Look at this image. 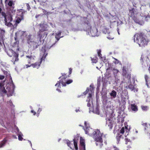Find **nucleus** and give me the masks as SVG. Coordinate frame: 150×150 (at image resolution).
<instances>
[{
    "label": "nucleus",
    "mask_w": 150,
    "mask_h": 150,
    "mask_svg": "<svg viewBox=\"0 0 150 150\" xmlns=\"http://www.w3.org/2000/svg\"><path fill=\"white\" fill-rule=\"evenodd\" d=\"M5 2L7 12L6 13L3 11L1 12V15L4 18L5 25L11 26L12 25L11 23L12 20V17L15 14L16 12L15 8V1L14 0H5Z\"/></svg>",
    "instance_id": "obj_1"
},
{
    "label": "nucleus",
    "mask_w": 150,
    "mask_h": 150,
    "mask_svg": "<svg viewBox=\"0 0 150 150\" xmlns=\"http://www.w3.org/2000/svg\"><path fill=\"white\" fill-rule=\"evenodd\" d=\"M85 128L84 130L85 133L92 136L96 142V144L99 148L103 145V140L102 138V133H101L98 129L93 130L88 126V124L86 122H84Z\"/></svg>",
    "instance_id": "obj_2"
},
{
    "label": "nucleus",
    "mask_w": 150,
    "mask_h": 150,
    "mask_svg": "<svg viewBox=\"0 0 150 150\" xmlns=\"http://www.w3.org/2000/svg\"><path fill=\"white\" fill-rule=\"evenodd\" d=\"M3 72L6 76L9 78L10 82L6 85V89L4 87L5 81H1L0 83V91L3 94H6L8 96H12L14 93L15 88L14 84L11 79L12 78L9 71L4 70L3 71Z\"/></svg>",
    "instance_id": "obj_3"
},
{
    "label": "nucleus",
    "mask_w": 150,
    "mask_h": 150,
    "mask_svg": "<svg viewBox=\"0 0 150 150\" xmlns=\"http://www.w3.org/2000/svg\"><path fill=\"white\" fill-rule=\"evenodd\" d=\"M134 11V8L129 9V15L132 18L135 23H138L140 25H142L144 23V20H145L146 18L149 17L148 13L146 12H145L144 14L142 13L139 16H136L135 17Z\"/></svg>",
    "instance_id": "obj_4"
},
{
    "label": "nucleus",
    "mask_w": 150,
    "mask_h": 150,
    "mask_svg": "<svg viewBox=\"0 0 150 150\" xmlns=\"http://www.w3.org/2000/svg\"><path fill=\"white\" fill-rule=\"evenodd\" d=\"M115 108L112 106V108L108 107L106 112V126L110 129H111L113 127L114 123L113 119L111 117L113 116V113L114 112Z\"/></svg>",
    "instance_id": "obj_5"
},
{
    "label": "nucleus",
    "mask_w": 150,
    "mask_h": 150,
    "mask_svg": "<svg viewBox=\"0 0 150 150\" xmlns=\"http://www.w3.org/2000/svg\"><path fill=\"white\" fill-rule=\"evenodd\" d=\"M134 41L138 44L141 47L145 46L147 45L149 39L142 33H137L134 36Z\"/></svg>",
    "instance_id": "obj_6"
},
{
    "label": "nucleus",
    "mask_w": 150,
    "mask_h": 150,
    "mask_svg": "<svg viewBox=\"0 0 150 150\" xmlns=\"http://www.w3.org/2000/svg\"><path fill=\"white\" fill-rule=\"evenodd\" d=\"M47 53L46 52L45 47H43L41 49V52L40 53V55L41 57L40 60L39 62H36L34 64H32L30 65H26V68H28V67L32 66L33 68H38L40 66V64L41 62L44 60L46 58V56L47 55Z\"/></svg>",
    "instance_id": "obj_7"
},
{
    "label": "nucleus",
    "mask_w": 150,
    "mask_h": 150,
    "mask_svg": "<svg viewBox=\"0 0 150 150\" xmlns=\"http://www.w3.org/2000/svg\"><path fill=\"white\" fill-rule=\"evenodd\" d=\"M85 25L87 28L86 31L87 34H88L92 37H95L99 35V33L96 27H91L89 23L86 24Z\"/></svg>",
    "instance_id": "obj_8"
},
{
    "label": "nucleus",
    "mask_w": 150,
    "mask_h": 150,
    "mask_svg": "<svg viewBox=\"0 0 150 150\" xmlns=\"http://www.w3.org/2000/svg\"><path fill=\"white\" fill-rule=\"evenodd\" d=\"M62 78H64V79L62 81H58L57 83L55 85V86L56 87H57V88L56 89V90L59 92H61V90L60 89V88H61V83H62V85L64 86H66V84H69L73 82V80L71 79L66 80V77H65V76H64V75L62 76Z\"/></svg>",
    "instance_id": "obj_9"
},
{
    "label": "nucleus",
    "mask_w": 150,
    "mask_h": 150,
    "mask_svg": "<svg viewBox=\"0 0 150 150\" xmlns=\"http://www.w3.org/2000/svg\"><path fill=\"white\" fill-rule=\"evenodd\" d=\"M32 35L29 34L27 35V40L29 45V48L30 50H33L37 48L38 46V44L33 41Z\"/></svg>",
    "instance_id": "obj_10"
},
{
    "label": "nucleus",
    "mask_w": 150,
    "mask_h": 150,
    "mask_svg": "<svg viewBox=\"0 0 150 150\" xmlns=\"http://www.w3.org/2000/svg\"><path fill=\"white\" fill-rule=\"evenodd\" d=\"M129 131V130L128 129L127 127L125 126V128L122 127L120 131V133H118L116 137V139L118 142L120 141L119 139L120 140L123 138L124 135L125 137H127L128 135Z\"/></svg>",
    "instance_id": "obj_11"
},
{
    "label": "nucleus",
    "mask_w": 150,
    "mask_h": 150,
    "mask_svg": "<svg viewBox=\"0 0 150 150\" xmlns=\"http://www.w3.org/2000/svg\"><path fill=\"white\" fill-rule=\"evenodd\" d=\"M29 34H26L25 32L20 30L16 32L15 34L16 36L14 38L16 42H14V44L13 45V47H17L18 46L19 43V41L18 40V38L22 36H26L27 38V35Z\"/></svg>",
    "instance_id": "obj_12"
},
{
    "label": "nucleus",
    "mask_w": 150,
    "mask_h": 150,
    "mask_svg": "<svg viewBox=\"0 0 150 150\" xmlns=\"http://www.w3.org/2000/svg\"><path fill=\"white\" fill-rule=\"evenodd\" d=\"M40 29L39 31L38 32V36L40 39L44 37L45 36L46 37L47 34V33L46 32H45L44 33V35H42V34L43 31L46 30L48 28V26L46 24H42L41 23L40 24Z\"/></svg>",
    "instance_id": "obj_13"
},
{
    "label": "nucleus",
    "mask_w": 150,
    "mask_h": 150,
    "mask_svg": "<svg viewBox=\"0 0 150 150\" xmlns=\"http://www.w3.org/2000/svg\"><path fill=\"white\" fill-rule=\"evenodd\" d=\"M93 88L91 85L89 88H87L86 91L83 93L84 95L88 93L89 96L88 97L86 101L88 102L87 105L88 107H90L91 105V104L93 105V103L92 101H91V98L92 96V94L93 93Z\"/></svg>",
    "instance_id": "obj_14"
},
{
    "label": "nucleus",
    "mask_w": 150,
    "mask_h": 150,
    "mask_svg": "<svg viewBox=\"0 0 150 150\" xmlns=\"http://www.w3.org/2000/svg\"><path fill=\"white\" fill-rule=\"evenodd\" d=\"M17 16L16 18V21L18 23L23 18V15L25 13L26 11L22 9H20L17 10Z\"/></svg>",
    "instance_id": "obj_15"
},
{
    "label": "nucleus",
    "mask_w": 150,
    "mask_h": 150,
    "mask_svg": "<svg viewBox=\"0 0 150 150\" xmlns=\"http://www.w3.org/2000/svg\"><path fill=\"white\" fill-rule=\"evenodd\" d=\"M9 52L12 53H13V55L12 57L13 58L11 61L13 62L14 64H15V62L18 60V55L13 51H9Z\"/></svg>",
    "instance_id": "obj_16"
},
{
    "label": "nucleus",
    "mask_w": 150,
    "mask_h": 150,
    "mask_svg": "<svg viewBox=\"0 0 150 150\" xmlns=\"http://www.w3.org/2000/svg\"><path fill=\"white\" fill-rule=\"evenodd\" d=\"M84 141V139L81 137H80V150H85V145Z\"/></svg>",
    "instance_id": "obj_17"
},
{
    "label": "nucleus",
    "mask_w": 150,
    "mask_h": 150,
    "mask_svg": "<svg viewBox=\"0 0 150 150\" xmlns=\"http://www.w3.org/2000/svg\"><path fill=\"white\" fill-rule=\"evenodd\" d=\"M35 57L34 56H26V58L27 59V60L29 64H32V63L35 60Z\"/></svg>",
    "instance_id": "obj_18"
},
{
    "label": "nucleus",
    "mask_w": 150,
    "mask_h": 150,
    "mask_svg": "<svg viewBox=\"0 0 150 150\" xmlns=\"http://www.w3.org/2000/svg\"><path fill=\"white\" fill-rule=\"evenodd\" d=\"M112 71L114 77L116 80H117L118 79V73L119 72V71L116 69L114 68L112 70Z\"/></svg>",
    "instance_id": "obj_19"
},
{
    "label": "nucleus",
    "mask_w": 150,
    "mask_h": 150,
    "mask_svg": "<svg viewBox=\"0 0 150 150\" xmlns=\"http://www.w3.org/2000/svg\"><path fill=\"white\" fill-rule=\"evenodd\" d=\"M90 112L91 111L93 113H96L97 115H99L100 114V112L99 110V108L98 106H97L95 110L93 109V108L91 107L89 108Z\"/></svg>",
    "instance_id": "obj_20"
},
{
    "label": "nucleus",
    "mask_w": 150,
    "mask_h": 150,
    "mask_svg": "<svg viewBox=\"0 0 150 150\" xmlns=\"http://www.w3.org/2000/svg\"><path fill=\"white\" fill-rule=\"evenodd\" d=\"M79 139V137L78 136L74 137L73 139L74 146L76 150H78V148L77 146V142Z\"/></svg>",
    "instance_id": "obj_21"
},
{
    "label": "nucleus",
    "mask_w": 150,
    "mask_h": 150,
    "mask_svg": "<svg viewBox=\"0 0 150 150\" xmlns=\"http://www.w3.org/2000/svg\"><path fill=\"white\" fill-rule=\"evenodd\" d=\"M122 75L124 76H127V78L128 79L130 80V75L129 74H127V71L126 69V68L125 67H123V71H122Z\"/></svg>",
    "instance_id": "obj_22"
},
{
    "label": "nucleus",
    "mask_w": 150,
    "mask_h": 150,
    "mask_svg": "<svg viewBox=\"0 0 150 150\" xmlns=\"http://www.w3.org/2000/svg\"><path fill=\"white\" fill-rule=\"evenodd\" d=\"M145 79L146 81V84L148 88L150 87V78L147 75L145 76Z\"/></svg>",
    "instance_id": "obj_23"
},
{
    "label": "nucleus",
    "mask_w": 150,
    "mask_h": 150,
    "mask_svg": "<svg viewBox=\"0 0 150 150\" xmlns=\"http://www.w3.org/2000/svg\"><path fill=\"white\" fill-rule=\"evenodd\" d=\"M16 129L17 132V134L18 136V139L19 140L22 141L23 139L22 136L23 135L21 132L19 131V130L18 127H16Z\"/></svg>",
    "instance_id": "obj_24"
},
{
    "label": "nucleus",
    "mask_w": 150,
    "mask_h": 150,
    "mask_svg": "<svg viewBox=\"0 0 150 150\" xmlns=\"http://www.w3.org/2000/svg\"><path fill=\"white\" fill-rule=\"evenodd\" d=\"M131 108L132 110L133 111L136 112L138 111L137 106L135 104H131Z\"/></svg>",
    "instance_id": "obj_25"
},
{
    "label": "nucleus",
    "mask_w": 150,
    "mask_h": 150,
    "mask_svg": "<svg viewBox=\"0 0 150 150\" xmlns=\"http://www.w3.org/2000/svg\"><path fill=\"white\" fill-rule=\"evenodd\" d=\"M56 35L55 36V38L57 40V42L58 41L59 39L62 37L63 36H60V35L61 34V32L60 31H59L57 33H56Z\"/></svg>",
    "instance_id": "obj_26"
},
{
    "label": "nucleus",
    "mask_w": 150,
    "mask_h": 150,
    "mask_svg": "<svg viewBox=\"0 0 150 150\" xmlns=\"http://www.w3.org/2000/svg\"><path fill=\"white\" fill-rule=\"evenodd\" d=\"M105 66L106 67H107L106 70L107 71L109 69H112V65L111 64H110L108 62H107L105 64Z\"/></svg>",
    "instance_id": "obj_27"
},
{
    "label": "nucleus",
    "mask_w": 150,
    "mask_h": 150,
    "mask_svg": "<svg viewBox=\"0 0 150 150\" xmlns=\"http://www.w3.org/2000/svg\"><path fill=\"white\" fill-rule=\"evenodd\" d=\"M110 95L113 98H115L116 97L117 93L115 91L113 90L111 93H110Z\"/></svg>",
    "instance_id": "obj_28"
},
{
    "label": "nucleus",
    "mask_w": 150,
    "mask_h": 150,
    "mask_svg": "<svg viewBox=\"0 0 150 150\" xmlns=\"http://www.w3.org/2000/svg\"><path fill=\"white\" fill-rule=\"evenodd\" d=\"M147 59L148 57L147 56L142 55L141 56V61H142V62H144V61L146 60Z\"/></svg>",
    "instance_id": "obj_29"
},
{
    "label": "nucleus",
    "mask_w": 150,
    "mask_h": 150,
    "mask_svg": "<svg viewBox=\"0 0 150 150\" xmlns=\"http://www.w3.org/2000/svg\"><path fill=\"white\" fill-rule=\"evenodd\" d=\"M103 33H104L106 34H109L110 33V31L108 29L106 28H104L103 30Z\"/></svg>",
    "instance_id": "obj_30"
},
{
    "label": "nucleus",
    "mask_w": 150,
    "mask_h": 150,
    "mask_svg": "<svg viewBox=\"0 0 150 150\" xmlns=\"http://www.w3.org/2000/svg\"><path fill=\"white\" fill-rule=\"evenodd\" d=\"M66 142L67 143L68 146H69L71 149H72V146H73V144H72L69 140H66Z\"/></svg>",
    "instance_id": "obj_31"
},
{
    "label": "nucleus",
    "mask_w": 150,
    "mask_h": 150,
    "mask_svg": "<svg viewBox=\"0 0 150 150\" xmlns=\"http://www.w3.org/2000/svg\"><path fill=\"white\" fill-rule=\"evenodd\" d=\"M6 140H3L0 144V148L3 147L4 146L5 144L6 143Z\"/></svg>",
    "instance_id": "obj_32"
},
{
    "label": "nucleus",
    "mask_w": 150,
    "mask_h": 150,
    "mask_svg": "<svg viewBox=\"0 0 150 150\" xmlns=\"http://www.w3.org/2000/svg\"><path fill=\"white\" fill-rule=\"evenodd\" d=\"M2 0H0V14H1V12L3 11L1 8L3 6V5L2 4Z\"/></svg>",
    "instance_id": "obj_33"
},
{
    "label": "nucleus",
    "mask_w": 150,
    "mask_h": 150,
    "mask_svg": "<svg viewBox=\"0 0 150 150\" xmlns=\"http://www.w3.org/2000/svg\"><path fill=\"white\" fill-rule=\"evenodd\" d=\"M113 59H114L115 60L113 61V62L114 63L116 64L118 63H119L120 64H121V63L119 61L117 60V59H115L114 58H113Z\"/></svg>",
    "instance_id": "obj_34"
},
{
    "label": "nucleus",
    "mask_w": 150,
    "mask_h": 150,
    "mask_svg": "<svg viewBox=\"0 0 150 150\" xmlns=\"http://www.w3.org/2000/svg\"><path fill=\"white\" fill-rule=\"evenodd\" d=\"M98 56L100 57V59H101L102 61H103V60H105V57H101L102 55L101 54L100 52H98Z\"/></svg>",
    "instance_id": "obj_35"
},
{
    "label": "nucleus",
    "mask_w": 150,
    "mask_h": 150,
    "mask_svg": "<svg viewBox=\"0 0 150 150\" xmlns=\"http://www.w3.org/2000/svg\"><path fill=\"white\" fill-rule=\"evenodd\" d=\"M91 60L92 62L93 63H96L97 62V58L96 57H95L93 59H92Z\"/></svg>",
    "instance_id": "obj_36"
},
{
    "label": "nucleus",
    "mask_w": 150,
    "mask_h": 150,
    "mask_svg": "<svg viewBox=\"0 0 150 150\" xmlns=\"http://www.w3.org/2000/svg\"><path fill=\"white\" fill-rule=\"evenodd\" d=\"M9 51H13L12 50H8L7 52V54H8V55L10 57H12V56L13 55V53L12 54V53H9Z\"/></svg>",
    "instance_id": "obj_37"
},
{
    "label": "nucleus",
    "mask_w": 150,
    "mask_h": 150,
    "mask_svg": "<svg viewBox=\"0 0 150 150\" xmlns=\"http://www.w3.org/2000/svg\"><path fill=\"white\" fill-rule=\"evenodd\" d=\"M141 108L143 110H146L148 109V107L146 106H142Z\"/></svg>",
    "instance_id": "obj_38"
},
{
    "label": "nucleus",
    "mask_w": 150,
    "mask_h": 150,
    "mask_svg": "<svg viewBox=\"0 0 150 150\" xmlns=\"http://www.w3.org/2000/svg\"><path fill=\"white\" fill-rule=\"evenodd\" d=\"M129 88L132 91L134 90V86L132 85H130L129 86H128Z\"/></svg>",
    "instance_id": "obj_39"
},
{
    "label": "nucleus",
    "mask_w": 150,
    "mask_h": 150,
    "mask_svg": "<svg viewBox=\"0 0 150 150\" xmlns=\"http://www.w3.org/2000/svg\"><path fill=\"white\" fill-rule=\"evenodd\" d=\"M41 111H42L41 109L40 108H39V109H38V110L37 111L38 114H37V115L38 117V116L39 115V114H40V112H41Z\"/></svg>",
    "instance_id": "obj_40"
},
{
    "label": "nucleus",
    "mask_w": 150,
    "mask_h": 150,
    "mask_svg": "<svg viewBox=\"0 0 150 150\" xmlns=\"http://www.w3.org/2000/svg\"><path fill=\"white\" fill-rule=\"evenodd\" d=\"M26 6L27 7V9L29 11L30 9V5L28 4H26Z\"/></svg>",
    "instance_id": "obj_41"
},
{
    "label": "nucleus",
    "mask_w": 150,
    "mask_h": 150,
    "mask_svg": "<svg viewBox=\"0 0 150 150\" xmlns=\"http://www.w3.org/2000/svg\"><path fill=\"white\" fill-rule=\"evenodd\" d=\"M107 38L109 39H111V40H112V39L114 38V37L113 36H110V35H109L108 36H107Z\"/></svg>",
    "instance_id": "obj_42"
},
{
    "label": "nucleus",
    "mask_w": 150,
    "mask_h": 150,
    "mask_svg": "<svg viewBox=\"0 0 150 150\" xmlns=\"http://www.w3.org/2000/svg\"><path fill=\"white\" fill-rule=\"evenodd\" d=\"M31 113H33V115H35L36 114V112H35L33 110H31Z\"/></svg>",
    "instance_id": "obj_43"
},
{
    "label": "nucleus",
    "mask_w": 150,
    "mask_h": 150,
    "mask_svg": "<svg viewBox=\"0 0 150 150\" xmlns=\"http://www.w3.org/2000/svg\"><path fill=\"white\" fill-rule=\"evenodd\" d=\"M4 78V76L3 75H0V79H3Z\"/></svg>",
    "instance_id": "obj_44"
},
{
    "label": "nucleus",
    "mask_w": 150,
    "mask_h": 150,
    "mask_svg": "<svg viewBox=\"0 0 150 150\" xmlns=\"http://www.w3.org/2000/svg\"><path fill=\"white\" fill-rule=\"evenodd\" d=\"M143 125H144L145 126V129H146V127H147V124L146 123H144Z\"/></svg>",
    "instance_id": "obj_45"
},
{
    "label": "nucleus",
    "mask_w": 150,
    "mask_h": 150,
    "mask_svg": "<svg viewBox=\"0 0 150 150\" xmlns=\"http://www.w3.org/2000/svg\"><path fill=\"white\" fill-rule=\"evenodd\" d=\"M146 100L147 101L150 102V96H149V97H147V99H146Z\"/></svg>",
    "instance_id": "obj_46"
},
{
    "label": "nucleus",
    "mask_w": 150,
    "mask_h": 150,
    "mask_svg": "<svg viewBox=\"0 0 150 150\" xmlns=\"http://www.w3.org/2000/svg\"><path fill=\"white\" fill-rule=\"evenodd\" d=\"M8 104H9L10 106H12V101L11 100H9L8 103Z\"/></svg>",
    "instance_id": "obj_47"
},
{
    "label": "nucleus",
    "mask_w": 150,
    "mask_h": 150,
    "mask_svg": "<svg viewBox=\"0 0 150 150\" xmlns=\"http://www.w3.org/2000/svg\"><path fill=\"white\" fill-rule=\"evenodd\" d=\"M69 74H71L72 72V69L71 68H70L69 69Z\"/></svg>",
    "instance_id": "obj_48"
},
{
    "label": "nucleus",
    "mask_w": 150,
    "mask_h": 150,
    "mask_svg": "<svg viewBox=\"0 0 150 150\" xmlns=\"http://www.w3.org/2000/svg\"><path fill=\"white\" fill-rule=\"evenodd\" d=\"M125 142H126V143H125L126 144H127V142H129V140L128 139H127V138H125Z\"/></svg>",
    "instance_id": "obj_49"
},
{
    "label": "nucleus",
    "mask_w": 150,
    "mask_h": 150,
    "mask_svg": "<svg viewBox=\"0 0 150 150\" xmlns=\"http://www.w3.org/2000/svg\"><path fill=\"white\" fill-rule=\"evenodd\" d=\"M40 16V15H38L35 16V18H37L38 17Z\"/></svg>",
    "instance_id": "obj_50"
},
{
    "label": "nucleus",
    "mask_w": 150,
    "mask_h": 150,
    "mask_svg": "<svg viewBox=\"0 0 150 150\" xmlns=\"http://www.w3.org/2000/svg\"><path fill=\"white\" fill-rule=\"evenodd\" d=\"M114 150H119L117 148H115V149Z\"/></svg>",
    "instance_id": "obj_51"
},
{
    "label": "nucleus",
    "mask_w": 150,
    "mask_h": 150,
    "mask_svg": "<svg viewBox=\"0 0 150 150\" xmlns=\"http://www.w3.org/2000/svg\"><path fill=\"white\" fill-rule=\"evenodd\" d=\"M5 32V31L4 30H1V33H4Z\"/></svg>",
    "instance_id": "obj_52"
},
{
    "label": "nucleus",
    "mask_w": 150,
    "mask_h": 150,
    "mask_svg": "<svg viewBox=\"0 0 150 150\" xmlns=\"http://www.w3.org/2000/svg\"><path fill=\"white\" fill-rule=\"evenodd\" d=\"M97 90H99V87L98 86L97 88Z\"/></svg>",
    "instance_id": "obj_53"
},
{
    "label": "nucleus",
    "mask_w": 150,
    "mask_h": 150,
    "mask_svg": "<svg viewBox=\"0 0 150 150\" xmlns=\"http://www.w3.org/2000/svg\"><path fill=\"white\" fill-rule=\"evenodd\" d=\"M78 111H79V110H78L76 109V110H75V111L76 112H77Z\"/></svg>",
    "instance_id": "obj_54"
},
{
    "label": "nucleus",
    "mask_w": 150,
    "mask_h": 150,
    "mask_svg": "<svg viewBox=\"0 0 150 150\" xmlns=\"http://www.w3.org/2000/svg\"><path fill=\"white\" fill-rule=\"evenodd\" d=\"M50 25H51L52 27H53V25L52 24V23H50Z\"/></svg>",
    "instance_id": "obj_55"
},
{
    "label": "nucleus",
    "mask_w": 150,
    "mask_h": 150,
    "mask_svg": "<svg viewBox=\"0 0 150 150\" xmlns=\"http://www.w3.org/2000/svg\"><path fill=\"white\" fill-rule=\"evenodd\" d=\"M30 108L31 109H32L33 108H32V106H30Z\"/></svg>",
    "instance_id": "obj_56"
},
{
    "label": "nucleus",
    "mask_w": 150,
    "mask_h": 150,
    "mask_svg": "<svg viewBox=\"0 0 150 150\" xmlns=\"http://www.w3.org/2000/svg\"><path fill=\"white\" fill-rule=\"evenodd\" d=\"M30 142V144L31 145H31H32V144H31V143Z\"/></svg>",
    "instance_id": "obj_57"
},
{
    "label": "nucleus",
    "mask_w": 150,
    "mask_h": 150,
    "mask_svg": "<svg viewBox=\"0 0 150 150\" xmlns=\"http://www.w3.org/2000/svg\"><path fill=\"white\" fill-rule=\"evenodd\" d=\"M136 132L137 133L138 132V131L136 130Z\"/></svg>",
    "instance_id": "obj_58"
},
{
    "label": "nucleus",
    "mask_w": 150,
    "mask_h": 150,
    "mask_svg": "<svg viewBox=\"0 0 150 150\" xmlns=\"http://www.w3.org/2000/svg\"><path fill=\"white\" fill-rule=\"evenodd\" d=\"M118 33L119 35L120 33H119L118 31Z\"/></svg>",
    "instance_id": "obj_59"
},
{
    "label": "nucleus",
    "mask_w": 150,
    "mask_h": 150,
    "mask_svg": "<svg viewBox=\"0 0 150 150\" xmlns=\"http://www.w3.org/2000/svg\"><path fill=\"white\" fill-rule=\"evenodd\" d=\"M138 91V90H137V89H136V91Z\"/></svg>",
    "instance_id": "obj_60"
},
{
    "label": "nucleus",
    "mask_w": 150,
    "mask_h": 150,
    "mask_svg": "<svg viewBox=\"0 0 150 150\" xmlns=\"http://www.w3.org/2000/svg\"><path fill=\"white\" fill-rule=\"evenodd\" d=\"M1 45V42H0V45Z\"/></svg>",
    "instance_id": "obj_61"
},
{
    "label": "nucleus",
    "mask_w": 150,
    "mask_h": 150,
    "mask_svg": "<svg viewBox=\"0 0 150 150\" xmlns=\"http://www.w3.org/2000/svg\"><path fill=\"white\" fill-rule=\"evenodd\" d=\"M96 68H97V69H98V67H96Z\"/></svg>",
    "instance_id": "obj_62"
},
{
    "label": "nucleus",
    "mask_w": 150,
    "mask_h": 150,
    "mask_svg": "<svg viewBox=\"0 0 150 150\" xmlns=\"http://www.w3.org/2000/svg\"><path fill=\"white\" fill-rule=\"evenodd\" d=\"M53 34H54V33L52 34V35H53Z\"/></svg>",
    "instance_id": "obj_63"
},
{
    "label": "nucleus",
    "mask_w": 150,
    "mask_h": 150,
    "mask_svg": "<svg viewBox=\"0 0 150 150\" xmlns=\"http://www.w3.org/2000/svg\"><path fill=\"white\" fill-rule=\"evenodd\" d=\"M149 33H150V31L149 32Z\"/></svg>",
    "instance_id": "obj_64"
}]
</instances>
